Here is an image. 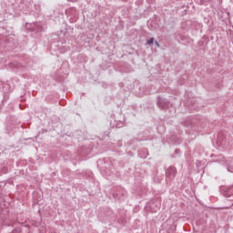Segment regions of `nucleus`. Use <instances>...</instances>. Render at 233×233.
Here are the masks:
<instances>
[{"label": "nucleus", "instance_id": "1", "mask_svg": "<svg viewBox=\"0 0 233 233\" xmlns=\"http://www.w3.org/2000/svg\"><path fill=\"white\" fill-rule=\"evenodd\" d=\"M147 45H154V38L149 39Z\"/></svg>", "mask_w": 233, "mask_h": 233}, {"label": "nucleus", "instance_id": "2", "mask_svg": "<svg viewBox=\"0 0 233 233\" xmlns=\"http://www.w3.org/2000/svg\"><path fill=\"white\" fill-rule=\"evenodd\" d=\"M157 46H159V43L156 42Z\"/></svg>", "mask_w": 233, "mask_h": 233}]
</instances>
